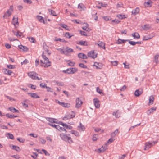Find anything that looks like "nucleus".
<instances>
[{"instance_id":"f257e3e1","label":"nucleus","mask_w":159,"mask_h":159,"mask_svg":"<svg viewBox=\"0 0 159 159\" xmlns=\"http://www.w3.org/2000/svg\"><path fill=\"white\" fill-rule=\"evenodd\" d=\"M60 136L62 140L67 141L70 143L73 142L72 138L69 135H68L66 134L62 133L60 134Z\"/></svg>"},{"instance_id":"f03ea898","label":"nucleus","mask_w":159,"mask_h":159,"mask_svg":"<svg viewBox=\"0 0 159 159\" xmlns=\"http://www.w3.org/2000/svg\"><path fill=\"white\" fill-rule=\"evenodd\" d=\"M13 11V7L12 6H10L8 9L4 14L3 17L5 19H7L10 16Z\"/></svg>"},{"instance_id":"7ed1b4c3","label":"nucleus","mask_w":159,"mask_h":159,"mask_svg":"<svg viewBox=\"0 0 159 159\" xmlns=\"http://www.w3.org/2000/svg\"><path fill=\"white\" fill-rule=\"evenodd\" d=\"M28 76L33 80L37 79L38 80H42L41 78H39L38 76V74L35 72H30L28 73Z\"/></svg>"},{"instance_id":"20e7f679","label":"nucleus","mask_w":159,"mask_h":159,"mask_svg":"<svg viewBox=\"0 0 159 159\" xmlns=\"http://www.w3.org/2000/svg\"><path fill=\"white\" fill-rule=\"evenodd\" d=\"M75 113L73 111L70 112L63 118V120L66 121L71 118H72L75 116Z\"/></svg>"},{"instance_id":"39448f33","label":"nucleus","mask_w":159,"mask_h":159,"mask_svg":"<svg viewBox=\"0 0 159 159\" xmlns=\"http://www.w3.org/2000/svg\"><path fill=\"white\" fill-rule=\"evenodd\" d=\"M51 53V52L50 51L46 49H45L42 55V57L43 58V59L42 60H43V61H46V60L48 59L47 57V56L49 55Z\"/></svg>"},{"instance_id":"423d86ee","label":"nucleus","mask_w":159,"mask_h":159,"mask_svg":"<svg viewBox=\"0 0 159 159\" xmlns=\"http://www.w3.org/2000/svg\"><path fill=\"white\" fill-rule=\"evenodd\" d=\"M40 62L41 63V66L45 68L50 66L51 65V63L49 61L48 59L46 60V61H43V60H40Z\"/></svg>"},{"instance_id":"0eeeda50","label":"nucleus","mask_w":159,"mask_h":159,"mask_svg":"<svg viewBox=\"0 0 159 159\" xmlns=\"http://www.w3.org/2000/svg\"><path fill=\"white\" fill-rule=\"evenodd\" d=\"M83 102L79 98H77L75 100V107L78 109L81 107Z\"/></svg>"},{"instance_id":"6e6552de","label":"nucleus","mask_w":159,"mask_h":159,"mask_svg":"<svg viewBox=\"0 0 159 159\" xmlns=\"http://www.w3.org/2000/svg\"><path fill=\"white\" fill-rule=\"evenodd\" d=\"M12 32L14 35L16 36L17 37H20L22 35V33L20 32L18 30L15 28L14 29L12 30Z\"/></svg>"},{"instance_id":"1a4fd4ad","label":"nucleus","mask_w":159,"mask_h":159,"mask_svg":"<svg viewBox=\"0 0 159 159\" xmlns=\"http://www.w3.org/2000/svg\"><path fill=\"white\" fill-rule=\"evenodd\" d=\"M55 102L60 105L65 107H69L70 106V103L60 102L58 100H56Z\"/></svg>"},{"instance_id":"9d476101","label":"nucleus","mask_w":159,"mask_h":159,"mask_svg":"<svg viewBox=\"0 0 159 159\" xmlns=\"http://www.w3.org/2000/svg\"><path fill=\"white\" fill-rule=\"evenodd\" d=\"M89 57L92 58H95L97 56V54L94 52V50L91 51L89 52L87 54Z\"/></svg>"},{"instance_id":"9b49d317","label":"nucleus","mask_w":159,"mask_h":159,"mask_svg":"<svg viewBox=\"0 0 159 159\" xmlns=\"http://www.w3.org/2000/svg\"><path fill=\"white\" fill-rule=\"evenodd\" d=\"M12 23L15 26V28H17L19 26L18 18L16 16H14L12 21Z\"/></svg>"},{"instance_id":"f8f14e48","label":"nucleus","mask_w":159,"mask_h":159,"mask_svg":"<svg viewBox=\"0 0 159 159\" xmlns=\"http://www.w3.org/2000/svg\"><path fill=\"white\" fill-rule=\"evenodd\" d=\"M94 105L96 108H99L100 107V101L97 98L93 99Z\"/></svg>"},{"instance_id":"ddd939ff","label":"nucleus","mask_w":159,"mask_h":159,"mask_svg":"<svg viewBox=\"0 0 159 159\" xmlns=\"http://www.w3.org/2000/svg\"><path fill=\"white\" fill-rule=\"evenodd\" d=\"M9 147L12 149L15 150L16 151L18 152H20L21 151V149L20 148L16 146L13 145L12 144H10L9 145Z\"/></svg>"},{"instance_id":"4468645a","label":"nucleus","mask_w":159,"mask_h":159,"mask_svg":"<svg viewBox=\"0 0 159 159\" xmlns=\"http://www.w3.org/2000/svg\"><path fill=\"white\" fill-rule=\"evenodd\" d=\"M89 25L86 23H84L83 24V26L82 28L84 30H86L88 32H89L91 30V29L88 28Z\"/></svg>"},{"instance_id":"2eb2a0df","label":"nucleus","mask_w":159,"mask_h":159,"mask_svg":"<svg viewBox=\"0 0 159 159\" xmlns=\"http://www.w3.org/2000/svg\"><path fill=\"white\" fill-rule=\"evenodd\" d=\"M93 66H95L97 69H101L102 68L103 65L101 63L95 62Z\"/></svg>"},{"instance_id":"dca6fc26","label":"nucleus","mask_w":159,"mask_h":159,"mask_svg":"<svg viewBox=\"0 0 159 159\" xmlns=\"http://www.w3.org/2000/svg\"><path fill=\"white\" fill-rule=\"evenodd\" d=\"M157 109V107H153L149 109L148 110L147 112V114L148 115H150L151 113L156 111Z\"/></svg>"},{"instance_id":"f3484780","label":"nucleus","mask_w":159,"mask_h":159,"mask_svg":"<svg viewBox=\"0 0 159 159\" xmlns=\"http://www.w3.org/2000/svg\"><path fill=\"white\" fill-rule=\"evenodd\" d=\"M2 71L5 74L9 75H11V74L13 73V72L12 71L5 68L3 69Z\"/></svg>"},{"instance_id":"a211bd4d","label":"nucleus","mask_w":159,"mask_h":159,"mask_svg":"<svg viewBox=\"0 0 159 159\" xmlns=\"http://www.w3.org/2000/svg\"><path fill=\"white\" fill-rule=\"evenodd\" d=\"M140 9L139 7H136L135 9L132 10L131 13L132 15L135 16L138 14L139 12Z\"/></svg>"},{"instance_id":"6ab92c4d","label":"nucleus","mask_w":159,"mask_h":159,"mask_svg":"<svg viewBox=\"0 0 159 159\" xmlns=\"http://www.w3.org/2000/svg\"><path fill=\"white\" fill-rule=\"evenodd\" d=\"M59 124L61 125L62 126L65 127H66L67 129H72V127L70 125H68L62 122H59Z\"/></svg>"},{"instance_id":"aec40b11","label":"nucleus","mask_w":159,"mask_h":159,"mask_svg":"<svg viewBox=\"0 0 159 159\" xmlns=\"http://www.w3.org/2000/svg\"><path fill=\"white\" fill-rule=\"evenodd\" d=\"M27 94L30 96L31 98H39V97L38 96L36 93H28Z\"/></svg>"},{"instance_id":"412c9836","label":"nucleus","mask_w":159,"mask_h":159,"mask_svg":"<svg viewBox=\"0 0 159 159\" xmlns=\"http://www.w3.org/2000/svg\"><path fill=\"white\" fill-rule=\"evenodd\" d=\"M152 2L150 0L148 1L147 2H145L144 3V6L146 7H150L152 6Z\"/></svg>"},{"instance_id":"4be33fe9","label":"nucleus","mask_w":159,"mask_h":159,"mask_svg":"<svg viewBox=\"0 0 159 159\" xmlns=\"http://www.w3.org/2000/svg\"><path fill=\"white\" fill-rule=\"evenodd\" d=\"M107 149V146L105 145L104 146L98 149V151L99 152L101 153L104 152Z\"/></svg>"},{"instance_id":"5701e85b","label":"nucleus","mask_w":159,"mask_h":159,"mask_svg":"<svg viewBox=\"0 0 159 159\" xmlns=\"http://www.w3.org/2000/svg\"><path fill=\"white\" fill-rule=\"evenodd\" d=\"M143 93L142 89H139L137 90L135 92L134 94L136 96H139L141 95Z\"/></svg>"},{"instance_id":"b1692460","label":"nucleus","mask_w":159,"mask_h":159,"mask_svg":"<svg viewBox=\"0 0 159 159\" xmlns=\"http://www.w3.org/2000/svg\"><path fill=\"white\" fill-rule=\"evenodd\" d=\"M152 146V143L149 142H147L145 143V146L144 149L145 150H147L150 148Z\"/></svg>"},{"instance_id":"393cba45","label":"nucleus","mask_w":159,"mask_h":159,"mask_svg":"<svg viewBox=\"0 0 159 159\" xmlns=\"http://www.w3.org/2000/svg\"><path fill=\"white\" fill-rule=\"evenodd\" d=\"M8 110H9L10 111L13 113L16 112H19V111L18 110H16V108L13 107H9L8 108Z\"/></svg>"},{"instance_id":"a878e982","label":"nucleus","mask_w":159,"mask_h":159,"mask_svg":"<svg viewBox=\"0 0 159 159\" xmlns=\"http://www.w3.org/2000/svg\"><path fill=\"white\" fill-rule=\"evenodd\" d=\"M153 61L156 64L159 62V54H157L155 56Z\"/></svg>"},{"instance_id":"bb28decb","label":"nucleus","mask_w":159,"mask_h":159,"mask_svg":"<svg viewBox=\"0 0 159 159\" xmlns=\"http://www.w3.org/2000/svg\"><path fill=\"white\" fill-rule=\"evenodd\" d=\"M154 99V97L153 96H151L149 97L148 103V105H152L153 103Z\"/></svg>"},{"instance_id":"cd10ccee","label":"nucleus","mask_w":159,"mask_h":159,"mask_svg":"<svg viewBox=\"0 0 159 159\" xmlns=\"http://www.w3.org/2000/svg\"><path fill=\"white\" fill-rule=\"evenodd\" d=\"M19 48L21 50H22V51L26 52L27 51L28 49V48L25 47L24 46L22 45H20L18 46Z\"/></svg>"},{"instance_id":"c85d7f7f","label":"nucleus","mask_w":159,"mask_h":159,"mask_svg":"<svg viewBox=\"0 0 159 159\" xmlns=\"http://www.w3.org/2000/svg\"><path fill=\"white\" fill-rule=\"evenodd\" d=\"M37 19L40 22H43V23L45 24L44 20L43 18L39 16H37L36 17Z\"/></svg>"},{"instance_id":"c756f323","label":"nucleus","mask_w":159,"mask_h":159,"mask_svg":"<svg viewBox=\"0 0 159 159\" xmlns=\"http://www.w3.org/2000/svg\"><path fill=\"white\" fill-rule=\"evenodd\" d=\"M119 130L118 129H116L114 131L111 133V137L112 138L114 137L116 134H119Z\"/></svg>"},{"instance_id":"7c9ffc66","label":"nucleus","mask_w":159,"mask_h":159,"mask_svg":"<svg viewBox=\"0 0 159 159\" xmlns=\"http://www.w3.org/2000/svg\"><path fill=\"white\" fill-rule=\"evenodd\" d=\"M97 44L100 47L104 49H105V43H104L99 41L98 42Z\"/></svg>"},{"instance_id":"2f4dec72","label":"nucleus","mask_w":159,"mask_h":159,"mask_svg":"<svg viewBox=\"0 0 159 159\" xmlns=\"http://www.w3.org/2000/svg\"><path fill=\"white\" fill-rule=\"evenodd\" d=\"M37 151L40 153L42 154L44 153L46 156H49L50 155L49 154L48 152L44 149H42L41 151V152L40 151H39V150H38Z\"/></svg>"},{"instance_id":"473e14b6","label":"nucleus","mask_w":159,"mask_h":159,"mask_svg":"<svg viewBox=\"0 0 159 159\" xmlns=\"http://www.w3.org/2000/svg\"><path fill=\"white\" fill-rule=\"evenodd\" d=\"M132 35L135 39H138L140 38V35L137 32H135L132 34Z\"/></svg>"},{"instance_id":"72a5a7b5","label":"nucleus","mask_w":159,"mask_h":159,"mask_svg":"<svg viewBox=\"0 0 159 159\" xmlns=\"http://www.w3.org/2000/svg\"><path fill=\"white\" fill-rule=\"evenodd\" d=\"M78 56L79 58L82 59H86L87 58V56L83 53H80L78 54Z\"/></svg>"},{"instance_id":"f704fd0d","label":"nucleus","mask_w":159,"mask_h":159,"mask_svg":"<svg viewBox=\"0 0 159 159\" xmlns=\"http://www.w3.org/2000/svg\"><path fill=\"white\" fill-rule=\"evenodd\" d=\"M127 41V40H125L124 39H119L116 42V43L118 44H122L125 43Z\"/></svg>"},{"instance_id":"c9c22d12","label":"nucleus","mask_w":159,"mask_h":159,"mask_svg":"<svg viewBox=\"0 0 159 159\" xmlns=\"http://www.w3.org/2000/svg\"><path fill=\"white\" fill-rule=\"evenodd\" d=\"M78 8L80 9V10H83L85 8V6L82 3H80L78 5Z\"/></svg>"},{"instance_id":"e433bc0d","label":"nucleus","mask_w":159,"mask_h":159,"mask_svg":"<svg viewBox=\"0 0 159 159\" xmlns=\"http://www.w3.org/2000/svg\"><path fill=\"white\" fill-rule=\"evenodd\" d=\"M113 115L115 116L116 118H119L120 116V113L118 110L116 111L115 112H113Z\"/></svg>"},{"instance_id":"4c0bfd02","label":"nucleus","mask_w":159,"mask_h":159,"mask_svg":"<svg viewBox=\"0 0 159 159\" xmlns=\"http://www.w3.org/2000/svg\"><path fill=\"white\" fill-rule=\"evenodd\" d=\"M49 121L51 123H54L59 124V122L58 123V120L55 119L50 118L49 119Z\"/></svg>"},{"instance_id":"58836bf2","label":"nucleus","mask_w":159,"mask_h":159,"mask_svg":"<svg viewBox=\"0 0 159 159\" xmlns=\"http://www.w3.org/2000/svg\"><path fill=\"white\" fill-rule=\"evenodd\" d=\"M6 116L7 117L9 118H13L14 117H18L17 116H14L13 115L10 114L9 113L6 114Z\"/></svg>"},{"instance_id":"ea45409f","label":"nucleus","mask_w":159,"mask_h":159,"mask_svg":"<svg viewBox=\"0 0 159 159\" xmlns=\"http://www.w3.org/2000/svg\"><path fill=\"white\" fill-rule=\"evenodd\" d=\"M152 38L150 35H147L143 36V40L144 41L147 40Z\"/></svg>"},{"instance_id":"a19ab883","label":"nucleus","mask_w":159,"mask_h":159,"mask_svg":"<svg viewBox=\"0 0 159 159\" xmlns=\"http://www.w3.org/2000/svg\"><path fill=\"white\" fill-rule=\"evenodd\" d=\"M78 129L80 131H84L85 129V127L82 125L81 123L80 124V126L78 127Z\"/></svg>"},{"instance_id":"79ce46f5","label":"nucleus","mask_w":159,"mask_h":159,"mask_svg":"<svg viewBox=\"0 0 159 159\" xmlns=\"http://www.w3.org/2000/svg\"><path fill=\"white\" fill-rule=\"evenodd\" d=\"M94 131L96 132L100 133H103L104 132L103 130L102 129H101L98 128H95L94 129Z\"/></svg>"},{"instance_id":"37998d69","label":"nucleus","mask_w":159,"mask_h":159,"mask_svg":"<svg viewBox=\"0 0 159 159\" xmlns=\"http://www.w3.org/2000/svg\"><path fill=\"white\" fill-rule=\"evenodd\" d=\"M71 74H73L76 73L78 71V69L75 68H70Z\"/></svg>"},{"instance_id":"c03bdc74","label":"nucleus","mask_w":159,"mask_h":159,"mask_svg":"<svg viewBox=\"0 0 159 159\" xmlns=\"http://www.w3.org/2000/svg\"><path fill=\"white\" fill-rule=\"evenodd\" d=\"M123 6L124 4L122 2H119L116 4V8H123Z\"/></svg>"},{"instance_id":"a18cd8bd","label":"nucleus","mask_w":159,"mask_h":159,"mask_svg":"<svg viewBox=\"0 0 159 159\" xmlns=\"http://www.w3.org/2000/svg\"><path fill=\"white\" fill-rule=\"evenodd\" d=\"M65 36L67 38L70 39L72 36H73L74 35H70V33L69 32H66L64 34Z\"/></svg>"},{"instance_id":"49530a36","label":"nucleus","mask_w":159,"mask_h":159,"mask_svg":"<svg viewBox=\"0 0 159 159\" xmlns=\"http://www.w3.org/2000/svg\"><path fill=\"white\" fill-rule=\"evenodd\" d=\"M28 38L30 42L34 43H35L36 40L33 37H28Z\"/></svg>"},{"instance_id":"de8ad7c7","label":"nucleus","mask_w":159,"mask_h":159,"mask_svg":"<svg viewBox=\"0 0 159 159\" xmlns=\"http://www.w3.org/2000/svg\"><path fill=\"white\" fill-rule=\"evenodd\" d=\"M79 43L81 45L88 46V45L87 42L86 41H80L79 42Z\"/></svg>"},{"instance_id":"09e8293b","label":"nucleus","mask_w":159,"mask_h":159,"mask_svg":"<svg viewBox=\"0 0 159 159\" xmlns=\"http://www.w3.org/2000/svg\"><path fill=\"white\" fill-rule=\"evenodd\" d=\"M48 11H49V12L50 13L51 15L53 16H57V14H56V12L53 10H52L50 9H49Z\"/></svg>"},{"instance_id":"8fccbe9b","label":"nucleus","mask_w":159,"mask_h":159,"mask_svg":"<svg viewBox=\"0 0 159 159\" xmlns=\"http://www.w3.org/2000/svg\"><path fill=\"white\" fill-rule=\"evenodd\" d=\"M60 25L66 30H69V27L66 25L63 24H61Z\"/></svg>"},{"instance_id":"3c124183","label":"nucleus","mask_w":159,"mask_h":159,"mask_svg":"<svg viewBox=\"0 0 159 159\" xmlns=\"http://www.w3.org/2000/svg\"><path fill=\"white\" fill-rule=\"evenodd\" d=\"M57 129L60 131H64L66 133V129L64 128H62L59 125L57 126Z\"/></svg>"},{"instance_id":"603ef678","label":"nucleus","mask_w":159,"mask_h":159,"mask_svg":"<svg viewBox=\"0 0 159 159\" xmlns=\"http://www.w3.org/2000/svg\"><path fill=\"white\" fill-rule=\"evenodd\" d=\"M129 43L132 45H134L136 44H140L141 43L139 42H135L133 41H129Z\"/></svg>"},{"instance_id":"864d4df0","label":"nucleus","mask_w":159,"mask_h":159,"mask_svg":"<svg viewBox=\"0 0 159 159\" xmlns=\"http://www.w3.org/2000/svg\"><path fill=\"white\" fill-rule=\"evenodd\" d=\"M39 141L42 144H44L45 143L46 140L43 138H39Z\"/></svg>"},{"instance_id":"5fc2aeb1","label":"nucleus","mask_w":159,"mask_h":159,"mask_svg":"<svg viewBox=\"0 0 159 159\" xmlns=\"http://www.w3.org/2000/svg\"><path fill=\"white\" fill-rule=\"evenodd\" d=\"M103 18L106 21H108L110 20L111 19L110 16H105L103 17Z\"/></svg>"},{"instance_id":"6e6d98bb","label":"nucleus","mask_w":159,"mask_h":159,"mask_svg":"<svg viewBox=\"0 0 159 159\" xmlns=\"http://www.w3.org/2000/svg\"><path fill=\"white\" fill-rule=\"evenodd\" d=\"M117 17H118V18H119L120 19H123L125 18H126V17L125 16V15H122L121 14H119L117 16Z\"/></svg>"},{"instance_id":"4d7b16f0","label":"nucleus","mask_w":159,"mask_h":159,"mask_svg":"<svg viewBox=\"0 0 159 159\" xmlns=\"http://www.w3.org/2000/svg\"><path fill=\"white\" fill-rule=\"evenodd\" d=\"M66 51L68 52H73V50L72 49L68 47H67L66 48Z\"/></svg>"},{"instance_id":"13d9d810","label":"nucleus","mask_w":159,"mask_h":159,"mask_svg":"<svg viewBox=\"0 0 159 159\" xmlns=\"http://www.w3.org/2000/svg\"><path fill=\"white\" fill-rule=\"evenodd\" d=\"M75 64V63L73 61H68V64L70 66H74Z\"/></svg>"},{"instance_id":"bf43d9fd","label":"nucleus","mask_w":159,"mask_h":159,"mask_svg":"<svg viewBox=\"0 0 159 159\" xmlns=\"http://www.w3.org/2000/svg\"><path fill=\"white\" fill-rule=\"evenodd\" d=\"M70 132L71 134H74L77 136H78L80 135L78 132L72 130Z\"/></svg>"},{"instance_id":"052dcab7","label":"nucleus","mask_w":159,"mask_h":159,"mask_svg":"<svg viewBox=\"0 0 159 159\" xmlns=\"http://www.w3.org/2000/svg\"><path fill=\"white\" fill-rule=\"evenodd\" d=\"M63 72L64 73H66L67 74H71L70 73V69H68L65 70H63Z\"/></svg>"},{"instance_id":"680f3d73","label":"nucleus","mask_w":159,"mask_h":159,"mask_svg":"<svg viewBox=\"0 0 159 159\" xmlns=\"http://www.w3.org/2000/svg\"><path fill=\"white\" fill-rule=\"evenodd\" d=\"M7 67L9 69H14L15 68V66L12 65H7Z\"/></svg>"},{"instance_id":"e2e57ef3","label":"nucleus","mask_w":159,"mask_h":159,"mask_svg":"<svg viewBox=\"0 0 159 159\" xmlns=\"http://www.w3.org/2000/svg\"><path fill=\"white\" fill-rule=\"evenodd\" d=\"M17 140L19 141L20 142L23 143L25 141V139H22L21 138H17Z\"/></svg>"},{"instance_id":"0e129e2a","label":"nucleus","mask_w":159,"mask_h":159,"mask_svg":"<svg viewBox=\"0 0 159 159\" xmlns=\"http://www.w3.org/2000/svg\"><path fill=\"white\" fill-rule=\"evenodd\" d=\"M111 63L114 66H116L118 64V62L117 61H111Z\"/></svg>"},{"instance_id":"69168bd1","label":"nucleus","mask_w":159,"mask_h":159,"mask_svg":"<svg viewBox=\"0 0 159 159\" xmlns=\"http://www.w3.org/2000/svg\"><path fill=\"white\" fill-rule=\"evenodd\" d=\"M96 91L98 93L100 94L103 93L102 92V91L101 89H100L99 87L97 88Z\"/></svg>"},{"instance_id":"338daca9","label":"nucleus","mask_w":159,"mask_h":159,"mask_svg":"<svg viewBox=\"0 0 159 159\" xmlns=\"http://www.w3.org/2000/svg\"><path fill=\"white\" fill-rule=\"evenodd\" d=\"M150 28V26L148 25H145L143 26V29L144 30H147Z\"/></svg>"},{"instance_id":"774afa93","label":"nucleus","mask_w":159,"mask_h":159,"mask_svg":"<svg viewBox=\"0 0 159 159\" xmlns=\"http://www.w3.org/2000/svg\"><path fill=\"white\" fill-rule=\"evenodd\" d=\"M46 88L47 89V90L48 92H53V90L51 88L46 86Z\"/></svg>"}]
</instances>
